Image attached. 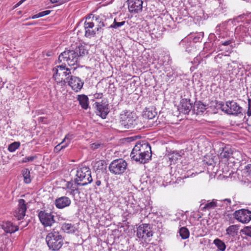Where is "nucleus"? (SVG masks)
<instances>
[{
  "mask_svg": "<svg viewBox=\"0 0 251 251\" xmlns=\"http://www.w3.org/2000/svg\"><path fill=\"white\" fill-rule=\"evenodd\" d=\"M80 186L75 181L74 183L73 181H68L67 182L66 186L67 189H70L71 190L70 193L71 194H74L75 192H78V186Z\"/></svg>",
  "mask_w": 251,
  "mask_h": 251,
  "instance_id": "393cba45",
  "label": "nucleus"
},
{
  "mask_svg": "<svg viewBox=\"0 0 251 251\" xmlns=\"http://www.w3.org/2000/svg\"><path fill=\"white\" fill-rule=\"evenodd\" d=\"M75 181L79 185L85 186L90 183L93 179L89 167L84 166L77 170Z\"/></svg>",
  "mask_w": 251,
  "mask_h": 251,
  "instance_id": "20e7f679",
  "label": "nucleus"
},
{
  "mask_svg": "<svg viewBox=\"0 0 251 251\" xmlns=\"http://www.w3.org/2000/svg\"><path fill=\"white\" fill-rule=\"evenodd\" d=\"M201 105L203 107V108H202V107H201V108L202 109V110H201V112H202V111H203V110L205 109V105Z\"/></svg>",
  "mask_w": 251,
  "mask_h": 251,
  "instance_id": "864d4df0",
  "label": "nucleus"
},
{
  "mask_svg": "<svg viewBox=\"0 0 251 251\" xmlns=\"http://www.w3.org/2000/svg\"><path fill=\"white\" fill-rule=\"evenodd\" d=\"M68 85L75 92H78L82 89L84 81L79 77L72 75L68 80Z\"/></svg>",
  "mask_w": 251,
  "mask_h": 251,
  "instance_id": "f8f14e48",
  "label": "nucleus"
},
{
  "mask_svg": "<svg viewBox=\"0 0 251 251\" xmlns=\"http://www.w3.org/2000/svg\"><path fill=\"white\" fill-rule=\"evenodd\" d=\"M20 143L19 142H14L10 144L8 147V150L11 152L15 151L20 146Z\"/></svg>",
  "mask_w": 251,
  "mask_h": 251,
  "instance_id": "2f4dec72",
  "label": "nucleus"
},
{
  "mask_svg": "<svg viewBox=\"0 0 251 251\" xmlns=\"http://www.w3.org/2000/svg\"><path fill=\"white\" fill-rule=\"evenodd\" d=\"M225 201H226L229 204L231 203V200L229 199H226L224 200Z\"/></svg>",
  "mask_w": 251,
  "mask_h": 251,
  "instance_id": "3c124183",
  "label": "nucleus"
},
{
  "mask_svg": "<svg viewBox=\"0 0 251 251\" xmlns=\"http://www.w3.org/2000/svg\"><path fill=\"white\" fill-rule=\"evenodd\" d=\"M247 124L249 126V129L251 130V116L247 120Z\"/></svg>",
  "mask_w": 251,
  "mask_h": 251,
  "instance_id": "a18cd8bd",
  "label": "nucleus"
},
{
  "mask_svg": "<svg viewBox=\"0 0 251 251\" xmlns=\"http://www.w3.org/2000/svg\"><path fill=\"white\" fill-rule=\"evenodd\" d=\"M46 241L49 249L52 251L59 250L63 245L62 236L54 229L47 234Z\"/></svg>",
  "mask_w": 251,
  "mask_h": 251,
  "instance_id": "7ed1b4c3",
  "label": "nucleus"
},
{
  "mask_svg": "<svg viewBox=\"0 0 251 251\" xmlns=\"http://www.w3.org/2000/svg\"><path fill=\"white\" fill-rule=\"evenodd\" d=\"M71 203V201L70 199L66 196L61 197L56 199L54 202L55 206L58 209H62L69 206Z\"/></svg>",
  "mask_w": 251,
  "mask_h": 251,
  "instance_id": "dca6fc26",
  "label": "nucleus"
},
{
  "mask_svg": "<svg viewBox=\"0 0 251 251\" xmlns=\"http://www.w3.org/2000/svg\"><path fill=\"white\" fill-rule=\"evenodd\" d=\"M221 108L222 111L228 114L237 115L241 112L242 108L235 101L229 100L226 104H221Z\"/></svg>",
  "mask_w": 251,
  "mask_h": 251,
  "instance_id": "0eeeda50",
  "label": "nucleus"
},
{
  "mask_svg": "<svg viewBox=\"0 0 251 251\" xmlns=\"http://www.w3.org/2000/svg\"><path fill=\"white\" fill-rule=\"evenodd\" d=\"M77 100L81 107L87 109L89 106V100L87 96L85 95H79L77 96Z\"/></svg>",
  "mask_w": 251,
  "mask_h": 251,
  "instance_id": "4be33fe9",
  "label": "nucleus"
},
{
  "mask_svg": "<svg viewBox=\"0 0 251 251\" xmlns=\"http://www.w3.org/2000/svg\"><path fill=\"white\" fill-rule=\"evenodd\" d=\"M233 217L238 222L247 224L251 220V211L241 209L236 210L233 214Z\"/></svg>",
  "mask_w": 251,
  "mask_h": 251,
  "instance_id": "1a4fd4ad",
  "label": "nucleus"
},
{
  "mask_svg": "<svg viewBox=\"0 0 251 251\" xmlns=\"http://www.w3.org/2000/svg\"><path fill=\"white\" fill-rule=\"evenodd\" d=\"M242 157V153L237 150L232 149V154L231 156L230 163L231 164H235L238 162H240Z\"/></svg>",
  "mask_w": 251,
  "mask_h": 251,
  "instance_id": "412c9836",
  "label": "nucleus"
},
{
  "mask_svg": "<svg viewBox=\"0 0 251 251\" xmlns=\"http://www.w3.org/2000/svg\"><path fill=\"white\" fill-rule=\"evenodd\" d=\"M135 119L130 115H128L125 120L122 121V125H124L126 128H129L134 124Z\"/></svg>",
  "mask_w": 251,
  "mask_h": 251,
  "instance_id": "a878e982",
  "label": "nucleus"
},
{
  "mask_svg": "<svg viewBox=\"0 0 251 251\" xmlns=\"http://www.w3.org/2000/svg\"><path fill=\"white\" fill-rule=\"evenodd\" d=\"M96 185L98 186H100L101 185V181L99 180H97L96 181Z\"/></svg>",
  "mask_w": 251,
  "mask_h": 251,
  "instance_id": "8fccbe9b",
  "label": "nucleus"
},
{
  "mask_svg": "<svg viewBox=\"0 0 251 251\" xmlns=\"http://www.w3.org/2000/svg\"><path fill=\"white\" fill-rule=\"evenodd\" d=\"M74 138L73 134H68L66 135L65 138L62 141V143H65V145H68L70 144L71 140Z\"/></svg>",
  "mask_w": 251,
  "mask_h": 251,
  "instance_id": "72a5a7b5",
  "label": "nucleus"
},
{
  "mask_svg": "<svg viewBox=\"0 0 251 251\" xmlns=\"http://www.w3.org/2000/svg\"><path fill=\"white\" fill-rule=\"evenodd\" d=\"M64 143H62V142L61 143H60V144H59L58 145H57V146H56L54 148V151H56V152H58L59 151H60V150H61L62 149H64L65 148H66L67 147V145H62V144H63Z\"/></svg>",
  "mask_w": 251,
  "mask_h": 251,
  "instance_id": "e433bc0d",
  "label": "nucleus"
},
{
  "mask_svg": "<svg viewBox=\"0 0 251 251\" xmlns=\"http://www.w3.org/2000/svg\"><path fill=\"white\" fill-rule=\"evenodd\" d=\"M179 235L183 239H186L189 237L190 233L188 229L186 227H182L179 229Z\"/></svg>",
  "mask_w": 251,
  "mask_h": 251,
  "instance_id": "c85d7f7f",
  "label": "nucleus"
},
{
  "mask_svg": "<svg viewBox=\"0 0 251 251\" xmlns=\"http://www.w3.org/2000/svg\"><path fill=\"white\" fill-rule=\"evenodd\" d=\"M71 49L66 50L62 52L58 57L60 62L71 61L77 63L79 59L87 53L84 46L80 43H76L72 45Z\"/></svg>",
  "mask_w": 251,
  "mask_h": 251,
  "instance_id": "f257e3e1",
  "label": "nucleus"
},
{
  "mask_svg": "<svg viewBox=\"0 0 251 251\" xmlns=\"http://www.w3.org/2000/svg\"><path fill=\"white\" fill-rule=\"evenodd\" d=\"M232 148L229 146H226L222 149V151L219 155V158L221 161L225 162L228 164L230 163L231 156L232 154Z\"/></svg>",
  "mask_w": 251,
  "mask_h": 251,
  "instance_id": "4468645a",
  "label": "nucleus"
},
{
  "mask_svg": "<svg viewBox=\"0 0 251 251\" xmlns=\"http://www.w3.org/2000/svg\"><path fill=\"white\" fill-rule=\"evenodd\" d=\"M50 12H51L50 10H46V11H42L39 13L40 15V17H43L44 16L49 14L50 13Z\"/></svg>",
  "mask_w": 251,
  "mask_h": 251,
  "instance_id": "79ce46f5",
  "label": "nucleus"
},
{
  "mask_svg": "<svg viewBox=\"0 0 251 251\" xmlns=\"http://www.w3.org/2000/svg\"><path fill=\"white\" fill-rule=\"evenodd\" d=\"M39 17H41L39 13H38L37 14H35V15H33L32 17V19H34L38 18Z\"/></svg>",
  "mask_w": 251,
  "mask_h": 251,
  "instance_id": "09e8293b",
  "label": "nucleus"
},
{
  "mask_svg": "<svg viewBox=\"0 0 251 251\" xmlns=\"http://www.w3.org/2000/svg\"><path fill=\"white\" fill-rule=\"evenodd\" d=\"M126 162L122 158L117 159L112 161L109 165V171L114 175L123 174L127 168Z\"/></svg>",
  "mask_w": 251,
  "mask_h": 251,
  "instance_id": "39448f33",
  "label": "nucleus"
},
{
  "mask_svg": "<svg viewBox=\"0 0 251 251\" xmlns=\"http://www.w3.org/2000/svg\"><path fill=\"white\" fill-rule=\"evenodd\" d=\"M131 159L141 163H146L151 157V147L148 143H138L130 153Z\"/></svg>",
  "mask_w": 251,
  "mask_h": 251,
  "instance_id": "f03ea898",
  "label": "nucleus"
},
{
  "mask_svg": "<svg viewBox=\"0 0 251 251\" xmlns=\"http://www.w3.org/2000/svg\"><path fill=\"white\" fill-rule=\"evenodd\" d=\"M95 104L96 107L97 114L102 119L106 118L107 115L109 113L108 104H106L102 102H96Z\"/></svg>",
  "mask_w": 251,
  "mask_h": 251,
  "instance_id": "2eb2a0df",
  "label": "nucleus"
},
{
  "mask_svg": "<svg viewBox=\"0 0 251 251\" xmlns=\"http://www.w3.org/2000/svg\"><path fill=\"white\" fill-rule=\"evenodd\" d=\"M51 2H52V3H57V2H59V3H63V2H62V0H50Z\"/></svg>",
  "mask_w": 251,
  "mask_h": 251,
  "instance_id": "49530a36",
  "label": "nucleus"
},
{
  "mask_svg": "<svg viewBox=\"0 0 251 251\" xmlns=\"http://www.w3.org/2000/svg\"><path fill=\"white\" fill-rule=\"evenodd\" d=\"M22 174L24 177V181L25 183L29 184L31 181L30 176V171L28 169H24L22 171Z\"/></svg>",
  "mask_w": 251,
  "mask_h": 251,
  "instance_id": "cd10ccee",
  "label": "nucleus"
},
{
  "mask_svg": "<svg viewBox=\"0 0 251 251\" xmlns=\"http://www.w3.org/2000/svg\"><path fill=\"white\" fill-rule=\"evenodd\" d=\"M239 225H232L229 226L226 229V234L229 236L234 237L237 235L239 229Z\"/></svg>",
  "mask_w": 251,
  "mask_h": 251,
  "instance_id": "5701e85b",
  "label": "nucleus"
},
{
  "mask_svg": "<svg viewBox=\"0 0 251 251\" xmlns=\"http://www.w3.org/2000/svg\"><path fill=\"white\" fill-rule=\"evenodd\" d=\"M137 212V210L135 209V210H134L132 212H131V211L129 212V213L134 214L136 213Z\"/></svg>",
  "mask_w": 251,
  "mask_h": 251,
  "instance_id": "603ef678",
  "label": "nucleus"
},
{
  "mask_svg": "<svg viewBox=\"0 0 251 251\" xmlns=\"http://www.w3.org/2000/svg\"><path fill=\"white\" fill-rule=\"evenodd\" d=\"M136 235L140 239L146 240L152 236L153 232L149 224H142L137 228Z\"/></svg>",
  "mask_w": 251,
  "mask_h": 251,
  "instance_id": "9d476101",
  "label": "nucleus"
},
{
  "mask_svg": "<svg viewBox=\"0 0 251 251\" xmlns=\"http://www.w3.org/2000/svg\"><path fill=\"white\" fill-rule=\"evenodd\" d=\"M126 23V21H123L122 22H117L116 19H115L114 20V22L112 25L108 26L109 28H118L119 27H121V26L124 25Z\"/></svg>",
  "mask_w": 251,
  "mask_h": 251,
  "instance_id": "473e14b6",
  "label": "nucleus"
},
{
  "mask_svg": "<svg viewBox=\"0 0 251 251\" xmlns=\"http://www.w3.org/2000/svg\"><path fill=\"white\" fill-rule=\"evenodd\" d=\"M90 18H86L84 23V28L85 30V35L86 37H91L96 34L95 29H93L94 26V23L93 22L89 21Z\"/></svg>",
  "mask_w": 251,
  "mask_h": 251,
  "instance_id": "f3484780",
  "label": "nucleus"
},
{
  "mask_svg": "<svg viewBox=\"0 0 251 251\" xmlns=\"http://www.w3.org/2000/svg\"><path fill=\"white\" fill-rule=\"evenodd\" d=\"M172 61V58L170 54H166L164 55L162 58V61L163 63H169Z\"/></svg>",
  "mask_w": 251,
  "mask_h": 251,
  "instance_id": "4c0bfd02",
  "label": "nucleus"
},
{
  "mask_svg": "<svg viewBox=\"0 0 251 251\" xmlns=\"http://www.w3.org/2000/svg\"><path fill=\"white\" fill-rule=\"evenodd\" d=\"M217 206V201L214 200H212L211 202H208L205 204L202 207V210H210L213 209Z\"/></svg>",
  "mask_w": 251,
  "mask_h": 251,
  "instance_id": "7c9ffc66",
  "label": "nucleus"
},
{
  "mask_svg": "<svg viewBox=\"0 0 251 251\" xmlns=\"http://www.w3.org/2000/svg\"><path fill=\"white\" fill-rule=\"evenodd\" d=\"M179 155L177 153L173 152L169 155V160L174 163L177 160Z\"/></svg>",
  "mask_w": 251,
  "mask_h": 251,
  "instance_id": "f704fd0d",
  "label": "nucleus"
},
{
  "mask_svg": "<svg viewBox=\"0 0 251 251\" xmlns=\"http://www.w3.org/2000/svg\"><path fill=\"white\" fill-rule=\"evenodd\" d=\"M35 156H27V157H25L23 159V162H29V161H32L35 159Z\"/></svg>",
  "mask_w": 251,
  "mask_h": 251,
  "instance_id": "ea45409f",
  "label": "nucleus"
},
{
  "mask_svg": "<svg viewBox=\"0 0 251 251\" xmlns=\"http://www.w3.org/2000/svg\"><path fill=\"white\" fill-rule=\"evenodd\" d=\"M248 109L247 112V115L249 117L251 116V99H248Z\"/></svg>",
  "mask_w": 251,
  "mask_h": 251,
  "instance_id": "58836bf2",
  "label": "nucleus"
},
{
  "mask_svg": "<svg viewBox=\"0 0 251 251\" xmlns=\"http://www.w3.org/2000/svg\"><path fill=\"white\" fill-rule=\"evenodd\" d=\"M92 20H95L96 24L97 25V27L95 28L97 31H101L102 27H108V24L106 23L107 19L102 15L93 16Z\"/></svg>",
  "mask_w": 251,
  "mask_h": 251,
  "instance_id": "a211bd4d",
  "label": "nucleus"
},
{
  "mask_svg": "<svg viewBox=\"0 0 251 251\" xmlns=\"http://www.w3.org/2000/svg\"><path fill=\"white\" fill-rule=\"evenodd\" d=\"M22 3H23V0H20L14 6V8H17V7L20 6Z\"/></svg>",
  "mask_w": 251,
  "mask_h": 251,
  "instance_id": "de8ad7c7",
  "label": "nucleus"
},
{
  "mask_svg": "<svg viewBox=\"0 0 251 251\" xmlns=\"http://www.w3.org/2000/svg\"><path fill=\"white\" fill-rule=\"evenodd\" d=\"M233 42V40L231 39V40H228L226 41L225 42H221V44L223 46H228V45H229L230 44H231V43H232Z\"/></svg>",
  "mask_w": 251,
  "mask_h": 251,
  "instance_id": "a19ab883",
  "label": "nucleus"
},
{
  "mask_svg": "<svg viewBox=\"0 0 251 251\" xmlns=\"http://www.w3.org/2000/svg\"><path fill=\"white\" fill-rule=\"evenodd\" d=\"M38 217L42 225L45 227H51L55 223V216L52 212L47 210H41L38 212Z\"/></svg>",
  "mask_w": 251,
  "mask_h": 251,
  "instance_id": "423d86ee",
  "label": "nucleus"
},
{
  "mask_svg": "<svg viewBox=\"0 0 251 251\" xmlns=\"http://www.w3.org/2000/svg\"><path fill=\"white\" fill-rule=\"evenodd\" d=\"M245 169L249 175L251 176V164H248L246 166Z\"/></svg>",
  "mask_w": 251,
  "mask_h": 251,
  "instance_id": "c03bdc74",
  "label": "nucleus"
},
{
  "mask_svg": "<svg viewBox=\"0 0 251 251\" xmlns=\"http://www.w3.org/2000/svg\"><path fill=\"white\" fill-rule=\"evenodd\" d=\"M103 97V94L102 93H96L94 95V97L96 99H101Z\"/></svg>",
  "mask_w": 251,
  "mask_h": 251,
  "instance_id": "37998d69",
  "label": "nucleus"
},
{
  "mask_svg": "<svg viewBox=\"0 0 251 251\" xmlns=\"http://www.w3.org/2000/svg\"><path fill=\"white\" fill-rule=\"evenodd\" d=\"M61 228L65 232L69 234L74 233L76 230L75 225L66 223L62 224Z\"/></svg>",
  "mask_w": 251,
  "mask_h": 251,
  "instance_id": "b1692460",
  "label": "nucleus"
},
{
  "mask_svg": "<svg viewBox=\"0 0 251 251\" xmlns=\"http://www.w3.org/2000/svg\"><path fill=\"white\" fill-rule=\"evenodd\" d=\"M156 115V112L152 110H150V108H147L144 112V116L145 118L148 119H153Z\"/></svg>",
  "mask_w": 251,
  "mask_h": 251,
  "instance_id": "c756f323",
  "label": "nucleus"
},
{
  "mask_svg": "<svg viewBox=\"0 0 251 251\" xmlns=\"http://www.w3.org/2000/svg\"><path fill=\"white\" fill-rule=\"evenodd\" d=\"M142 0H128L127 4L129 11L132 13H138L143 8Z\"/></svg>",
  "mask_w": 251,
  "mask_h": 251,
  "instance_id": "ddd939ff",
  "label": "nucleus"
},
{
  "mask_svg": "<svg viewBox=\"0 0 251 251\" xmlns=\"http://www.w3.org/2000/svg\"><path fill=\"white\" fill-rule=\"evenodd\" d=\"M2 228L6 233H12L19 230V227L17 226H14L13 224L10 221L3 222Z\"/></svg>",
  "mask_w": 251,
  "mask_h": 251,
  "instance_id": "6ab92c4d",
  "label": "nucleus"
},
{
  "mask_svg": "<svg viewBox=\"0 0 251 251\" xmlns=\"http://www.w3.org/2000/svg\"><path fill=\"white\" fill-rule=\"evenodd\" d=\"M192 108V103H190L189 100L183 99L180 101L179 109L182 112L185 114H188L191 110Z\"/></svg>",
  "mask_w": 251,
  "mask_h": 251,
  "instance_id": "aec40b11",
  "label": "nucleus"
},
{
  "mask_svg": "<svg viewBox=\"0 0 251 251\" xmlns=\"http://www.w3.org/2000/svg\"><path fill=\"white\" fill-rule=\"evenodd\" d=\"M26 209L27 206L25 200L20 199L18 201V207L14 212V216L17 220H21L25 216Z\"/></svg>",
  "mask_w": 251,
  "mask_h": 251,
  "instance_id": "9b49d317",
  "label": "nucleus"
},
{
  "mask_svg": "<svg viewBox=\"0 0 251 251\" xmlns=\"http://www.w3.org/2000/svg\"><path fill=\"white\" fill-rule=\"evenodd\" d=\"M54 74L53 77L57 83H60L64 80V76L71 74V70L63 64L57 66L56 68L53 69Z\"/></svg>",
  "mask_w": 251,
  "mask_h": 251,
  "instance_id": "6e6552de",
  "label": "nucleus"
},
{
  "mask_svg": "<svg viewBox=\"0 0 251 251\" xmlns=\"http://www.w3.org/2000/svg\"><path fill=\"white\" fill-rule=\"evenodd\" d=\"M242 232L243 234L251 238V226H247L245 227L242 230Z\"/></svg>",
  "mask_w": 251,
  "mask_h": 251,
  "instance_id": "c9c22d12",
  "label": "nucleus"
},
{
  "mask_svg": "<svg viewBox=\"0 0 251 251\" xmlns=\"http://www.w3.org/2000/svg\"><path fill=\"white\" fill-rule=\"evenodd\" d=\"M213 243L215 245L218 249L221 251H224L226 248V245L225 243L220 239L216 238Z\"/></svg>",
  "mask_w": 251,
  "mask_h": 251,
  "instance_id": "bb28decb",
  "label": "nucleus"
}]
</instances>
